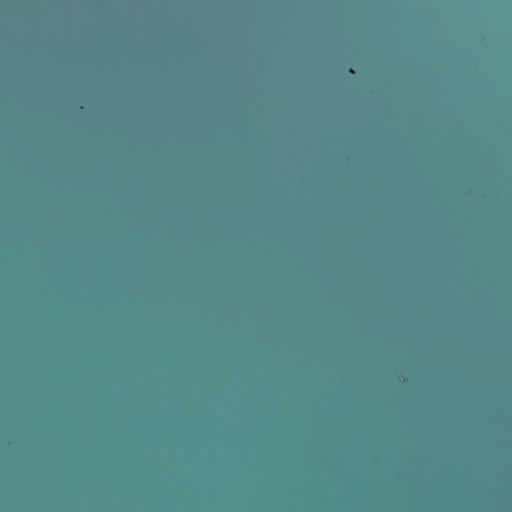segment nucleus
Segmentation results:
<instances>
[{
    "label": "nucleus",
    "mask_w": 512,
    "mask_h": 512,
    "mask_svg": "<svg viewBox=\"0 0 512 512\" xmlns=\"http://www.w3.org/2000/svg\"><path fill=\"white\" fill-rule=\"evenodd\" d=\"M369 128H370V129H373L374 127H373V126H370Z\"/></svg>",
    "instance_id": "1"
},
{
    "label": "nucleus",
    "mask_w": 512,
    "mask_h": 512,
    "mask_svg": "<svg viewBox=\"0 0 512 512\" xmlns=\"http://www.w3.org/2000/svg\"><path fill=\"white\" fill-rule=\"evenodd\" d=\"M410 128H411V129H414L415 127H414V126H411Z\"/></svg>",
    "instance_id": "2"
},
{
    "label": "nucleus",
    "mask_w": 512,
    "mask_h": 512,
    "mask_svg": "<svg viewBox=\"0 0 512 512\" xmlns=\"http://www.w3.org/2000/svg\"><path fill=\"white\" fill-rule=\"evenodd\" d=\"M495 128H496V129H499L500 127H499V126H496Z\"/></svg>",
    "instance_id": "3"
}]
</instances>
